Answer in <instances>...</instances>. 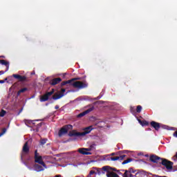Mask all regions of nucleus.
Returning a JSON list of instances; mask_svg holds the SVG:
<instances>
[{"instance_id": "1", "label": "nucleus", "mask_w": 177, "mask_h": 177, "mask_svg": "<svg viewBox=\"0 0 177 177\" xmlns=\"http://www.w3.org/2000/svg\"><path fill=\"white\" fill-rule=\"evenodd\" d=\"M149 161L154 162L155 164H162L167 169H172L174 162L169 161L165 158H160L156 155H151L149 157Z\"/></svg>"}, {"instance_id": "2", "label": "nucleus", "mask_w": 177, "mask_h": 177, "mask_svg": "<svg viewBox=\"0 0 177 177\" xmlns=\"http://www.w3.org/2000/svg\"><path fill=\"white\" fill-rule=\"evenodd\" d=\"M93 128L92 126L87 127L83 129V132H78L77 130H72L69 131L68 136L73 138V136L75 138H81L82 136H85V135H88V133H91Z\"/></svg>"}, {"instance_id": "3", "label": "nucleus", "mask_w": 177, "mask_h": 177, "mask_svg": "<svg viewBox=\"0 0 177 177\" xmlns=\"http://www.w3.org/2000/svg\"><path fill=\"white\" fill-rule=\"evenodd\" d=\"M71 80L63 82L61 84L62 86H64V85H67V84H70L71 85L73 86V88H77L78 89H84L85 88H88V83L86 82H82L80 81H77L74 82H71Z\"/></svg>"}, {"instance_id": "4", "label": "nucleus", "mask_w": 177, "mask_h": 177, "mask_svg": "<svg viewBox=\"0 0 177 177\" xmlns=\"http://www.w3.org/2000/svg\"><path fill=\"white\" fill-rule=\"evenodd\" d=\"M117 172V169L110 166H104L100 170H97L98 175L104 174V172Z\"/></svg>"}, {"instance_id": "5", "label": "nucleus", "mask_w": 177, "mask_h": 177, "mask_svg": "<svg viewBox=\"0 0 177 177\" xmlns=\"http://www.w3.org/2000/svg\"><path fill=\"white\" fill-rule=\"evenodd\" d=\"M35 162H36L37 164H39L40 165H42V167H46L45 162H44V160H42V156H39L37 149L35 151Z\"/></svg>"}, {"instance_id": "6", "label": "nucleus", "mask_w": 177, "mask_h": 177, "mask_svg": "<svg viewBox=\"0 0 177 177\" xmlns=\"http://www.w3.org/2000/svg\"><path fill=\"white\" fill-rule=\"evenodd\" d=\"M69 129H73V125L71 124H66L58 132V136L62 137L63 135L67 133Z\"/></svg>"}, {"instance_id": "7", "label": "nucleus", "mask_w": 177, "mask_h": 177, "mask_svg": "<svg viewBox=\"0 0 177 177\" xmlns=\"http://www.w3.org/2000/svg\"><path fill=\"white\" fill-rule=\"evenodd\" d=\"M55 93V88H53L52 91L46 93L40 97V102H48L49 100V97Z\"/></svg>"}, {"instance_id": "8", "label": "nucleus", "mask_w": 177, "mask_h": 177, "mask_svg": "<svg viewBox=\"0 0 177 177\" xmlns=\"http://www.w3.org/2000/svg\"><path fill=\"white\" fill-rule=\"evenodd\" d=\"M80 154H83V156H91L92 153L91 151V149L89 148H80L77 151Z\"/></svg>"}, {"instance_id": "9", "label": "nucleus", "mask_w": 177, "mask_h": 177, "mask_svg": "<svg viewBox=\"0 0 177 177\" xmlns=\"http://www.w3.org/2000/svg\"><path fill=\"white\" fill-rule=\"evenodd\" d=\"M93 110H95V106H92L91 108H89L88 109L86 110L85 111L80 113L77 115V118H81L82 117H84V115H86V114H88V113H91V111H93Z\"/></svg>"}, {"instance_id": "10", "label": "nucleus", "mask_w": 177, "mask_h": 177, "mask_svg": "<svg viewBox=\"0 0 177 177\" xmlns=\"http://www.w3.org/2000/svg\"><path fill=\"white\" fill-rule=\"evenodd\" d=\"M150 124H151V127L154 128V129L156 131H158L160 129V128H161V124H160L157 122L152 121V122H151Z\"/></svg>"}, {"instance_id": "11", "label": "nucleus", "mask_w": 177, "mask_h": 177, "mask_svg": "<svg viewBox=\"0 0 177 177\" xmlns=\"http://www.w3.org/2000/svg\"><path fill=\"white\" fill-rule=\"evenodd\" d=\"M125 157H127V155H122L120 156H113V157H111L110 160L111 161H117V160H120V161H122V160H124V158H125Z\"/></svg>"}, {"instance_id": "12", "label": "nucleus", "mask_w": 177, "mask_h": 177, "mask_svg": "<svg viewBox=\"0 0 177 177\" xmlns=\"http://www.w3.org/2000/svg\"><path fill=\"white\" fill-rule=\"evenodd\" d=\"M62 82V78L60 77H57L51 80L50 81V85H57V84H60Z\"/></svg>"}, {"instance_id": "13", "label": "nucleus", "mask_w": 177, "mask_h": 177, "mask_svg": "<svg viewBox=\"0 0 177 177\" xmlns=\"http://www.w3.org/2000/svg\"><path fill=\"white\" fill-rule=\"evenodd\" d=\"M0 64H2V66H6V71H8V70H9V62H8L5 59H1Z\"/></svg>"}, {"instance_id": "14", "label": "nucleus", "mask_w": 177, "mask_h": 177, "mask_svg": "<svg viewBox=\"0 0 177 177\" xmlns=\"http://www.w3.org/2000/svg\"><path fill=\"white\" fill-rule=\"evenodd\" d=\"M22 151L23 153H26L27 154V153H28V151H30V148L28 147V142H25L23 149H22Z\"/></svg>"}, {"instance_id": "15", "label": "nucleus", "mask_w": 177, "mask_h": 177, "mask_svg": "<svg viewBox=\"0 0 177 177\" xmlns=\"http://www.w3.org/2000/svg\"><path fill=\"white\" fill-rule=\"evenodd\" d=\"M34 168L36 172H41V171H44V167L38 164H35L34 165Z\"/></svg>"}, {"instance_id": "16", "label": "nucleus", "mask_w": 177, "mask_h": 177, "mask_svg": "<svg viewBox=\"0 0 177 177\" xmlns=\"http://www.w3.org/2000/svg\"><path fill=\"white\" fill-rule=\"evenodd\" d=\"M64 96V94L63 93H59V94H55L54 95H53V100H57L59 99H62V97H63Z\"/></svg>"}, {"instance_id": "17", "label": "nucleus", "mask_w": 177, "mask_h": 177, "mask_svg": "<svg viewBox=\"0 0 177 177\" xmlns=\"http://www.w3.org/2000/svg\"><path fill=\"white\" fill-rule=\"evenodd\" d=\"M106 176L107 177H120V176H118V174H117L114 171H106Z\"/></svg>"}, {"instance_id": "18", "label": "nucleus", "mask_w": 177, "mask_h": 177, "mask_svg": "<svg viewBox=\"0 0 177 177\" xmlns=\"http://www.w3.org/2000/svg\"><path fill=\"white\" fill-rule=\"evenodd\" d=\"M27 91H28V88L26 87L21 88L19 91H18L17 95L20 96L21 93H24V92H27Z\"/></svg>"}, {"instance_id": "19", "label": "nucleus", "mask_w": 177, "mask_h": 177, "mask_svg": "<svg viewBox=\"0 0 177 177\" xmlns=\"http://www.w3.org/2000/svg\"><path fill=\"white\" fill-rule=\"evenodd\" d=\"M138 122L142 125V127H147V125H149V122L146 120H138Z\"/></svg>"}, {"instance_id": "20", "label": "nucleus", "mask_w": 177, "mask_h": 177, "mask_svg": "<svg viewBox=\"0 0 177 177\" xmlns=\"http://www.w3.org/2000/svg\"><path fill=\"white\" fill-rule=\"evenodd\" d=\"M48 142V138H41L39 141L40 146H44Z\"/></svg>"}, {"instance_id": "21", "label": "nucleus", "mask_w": 177, "mask_h": 177, "mask_svg": "<svg viewBox=\"0 0 177 177\" xmlns=\"http://www.w3.org/2000/svg\"><path fill=\"white\" fill-rule=\"evenodd\" d=\"M122 176L123 177H133V174H129L128 170H125V172H124V174H122Z\"/></svg>"}, {"instance_id": "22", "label": "nucleus", "mask_w": 177, "mask_h": 177, "mask_svg": "<svg viewBox=\"0 0 177 177\" xmlns=\"http://www.w3.org/2000/svg\"><path fill=\"white\" fill-rule=\"evenodd\" d=\"M43 122H40L36 125V132H39V128L42 127Z\"/></svg>"}, {"instance_id": "23", "label": "nucleus", "mask_w": 177, "mask_h": 177, "mask_svg": "<svg viewBox=\"0 0 177 177\" xmlns=\"http://www.w3.org/2000/svg\"><path fill=\"white\" fill-rule=\"evenodd\" d=\"M131 161H132V158H128L125 160H124L122 164V165H125V164H128L129 162H131Z\"/></svg>"}, {"instance_id": "24", "label": "nucleus", "mask_w": 177, "mask_h": 177, "mask_svg": "<svg viewBox=\"0 0 177 177\" xmlns=\"http://www.w3.org/2000/svg\"><path fill=\"white\" fill-rule=\"evenodd\" d=\"M26 80H27V77L21 76V75H19V77L18 79V80H19L21 82L26 81Z\"/></svg>"}, {"instance_id": "25", "label": "nucleus", "mask_w": 177, "mask_h": 177, "mask_svg": "<svg viewBox=\"0 0 177 177\" xmlns=\"http://www.w3.org/2000/svg\"><path fill=\"white\" fill-rule=\"evenodd\" d=\"M136 113H141L142 112V106L138 105L137 106L136 110Z\"/></svg>"}, {"instance_id": "26", "label": "nucleus", "mask_w": 177, "mask_h": 177, "mask_svg": "<svg viewBox=\"0 0 177 177\" xmlns=\"http://www.w3.org/2000/svg\"><path fill=\"white\" fill-rule=\"evenodd\" d=\"M6 114V111L2 109L0 112V117H5Z\"/></svg>"}, {"instance_id": "27", "label": "nucleus", "mask_w": 177, "mask_h": 177, "mask_svg": "<svg viewBox=\"0 0 177 177\" xmlns=\"http://www.w3.org/2000/svg\"><path fill=\"white\" fill-rule=\"evenodd\" d=\"M135 172H136V171L133 170V168H130L129 171H128V174H135Z\"/></svg>"}, {"instance_id": "28", "label": "nucleus", "mask_w": 177, "mask_h": 177, "mask_svg": "<svg viewBox=\"0 0 177 177\" xmlns=\"http://www.w3.org/2000/svg\"><path fill=\"white\" fill-rule=\"evenodd\" d=\"M12 77H15L16 80H19L20 75L13 74Z\"/></svg>"}, {"instance_id": "29", "label": "nucleus", "mask_w": 177, "mask_h": 177, "mask_svg": "<svg viewBox=\"0 0 177 177\" xmlns=\"http://www.w3.org/2000/svg\"><path fill=\"white\" fill-rule=\"evenodd\" d=\"M78 80H81V78H80V77L73 78L71 80V81L73 84V82H74V81H78Z\"/></svg>"}, {"instance_id": "30", "label": "nucleus", "mask_w": 177, "mask_h": 177, "mask_svg": "<svg viewBox=\"0 0 177 177\" xmlns=\"http://www.w3.org/2000/svg\"><path fill=\"white\" fill-rule=\"evenodd\" d=\"M27 122L28 124H32L33 125H35V122H34V120H28Z\"/></svg>"}, {"instance_id": "31", "label": "nucleus", "mask_w": 177, "mask_h": 177, "mask_svg": "<svg viewBox=\"0 0 177 177\" xmlns=\"http://www.w3.org/2000/svg\"><path fill=\"white\" fill-rule=\"evenodd\" d=\"M6 132V128L3 129L2 132L0 133V136H2V135H3V133H5Z\"/></svg>"}, {"instance_id": "32", "label": "nucleus", "mask_w": 177, "mask_h": 177, "mask_svg": "<svg viewBox=\"0 0 177 177\" xmlns=\"http://www.w3.org/2000/svg\"><path fill=\"white\" fill-rule=\"evenodd\" d=\"M135 177H142V174L139 172H137L135 175Z\"/></svg>"}, {"instance_id": "33", "label": "nucleus", "mask_w": 177, "mask_h": 177, "mask_svg": "<svg viewBox=\"0 0 177 177\" xmlns=\"http://www.w3.org/2000/svg\"><path fill=\"white\" fill-rule=\"evenodd\" d=\"M160 126H161L160 128H162V129H167V125H164V124H160Z\"/></svg>"}, {"instance_id": "34", "label": "nucleus", "mask_w": 177, "mask_h": 177, "mask_svg": "<svg viewBox=\"0 0 177 177\" xmlns=\"http://www.w3.org/2000/svg\"><path fill=\"white\" fill-rule=\"evenodd\" d=\"M130 110L131 113H135V107H131Z\"/></svg>"}, {"instance_id": "35", "label": "nucleus", "mask_w": 177, "mask_h": 177, "mask_svg": "<svg viewBox=\"0 0 177 177\" xmlns=\"http://www.w3.org/2000/svg\"><path fill=\"white\" fill-rule=\"evenodd\" d=\"M64 92H66V89H65V88H62V89H61V93H62L63 95H64Z\"/></svg>"}, {"instance_id": "36", "label": "nucleus", "mask_w": 177, "mask_h": 177, "mask_svg": "<svg viewBox=\"0 0 177 177\" xmlns=\"http://www.w3.org/2000/svg\"><path fill=\"white\" fill-rule=\"evenodd\" d=\"M3 74H5V71H0V75H3Z\"/></svg>"}, {"instance_id": "37", "label": "nucleus", "mask_w": 177, "mask_h": 177, "mask_svg": "<svg viewBox=\"0 0 177 177\" xmlns=\"http://www.w3.org/2000/svg\"><path fill=\"white\" fill-rule=\"evenodd\" d=\"M174 136H175V138H177V131H176L174 133Z\"/></svg>"}, {"instance_id": "38", "label": "nucleus", "mask_w": 177, "mask_h": 177, "mask_svg": "<svg viewBox=\"0 0 177 177\" xmlns=\"http://www.w3.org/2000/svg\"><path fill=\"white\" fill-rule=\"evenodd\" d=\"M59 105H56L55 106V110H59Z\"/></svg>"}, {"instance_id": "39", "label": "nucleus", "mask_w": 177, "mask_h": 177, "mask_svg": "<svg viewBox=\"0 0 177 177\" xmlns=\"http://www.w3.org/2000/svg\"><path fill=\"white\" fill-rule=\"evenodd\" d=\"M5 83V80H0V84H4Z\"/></svg>"}, {"instance_id": "40", "label": "nucleus", "mask_w": 177, "mask_h": 177, "mask_svg": "<svg viewBox=\"0 0 177 177\" xmlns=\"http://www.w3.org/2000/svg\"><path fill=\"white\" fill-rule=\"evenodd\" d=\"M110 156H117V153H112L110 154Z\"/></svg>"}, {"instance_id": "41", "label": "nucleus", "mask_w": 177, "mask_h": 177, "mask_svg": "<svg viewBox=\"0 0 177 177\" xmlns=\"http://www.w3.org/2000/svg\"><path fill=\"white\" fill-rule=\"evenodd\" d=\"M21 161H23V153H21Z\"/></svg>"}, {"instance_id": "42", "label": "nucleus", "mask_w": 177, "mask_h": 177, "mask_svg": "<svg viewBox=\"0 0 177 177\" xmlns=\"http://www.w3.org/2000/svg\"><path fill=\"white\" fill-rule=\"evenodd\" d=\"M55 177H62V176L61 175H57Z\"/></svg>"}, {"instance_id": "43", "label": "nucleus", "mask_w": 177, "mask_h": 177, "mask_svg": "<svg viewBox=\"0 0 177 177\" xmlns=\"http://www.w3.org/2000/svg\"><path fill=\"white\" fill-rule=\"evenodd\" d=\"M118 173L119 175H122V174H121V172H120V171H118Z\"/></svg>"}, {"instance_id": "44", "label": "nucleus", "mask_w": 177, "mask_h": 177, "mask_svg": "<svg viewBox=\"0 0 177 177\" xmlns=\"http://www.w3.org/2000/svg\"><path fill=\"white\" fill-rule=\"evenodd\" d=\"M31 74L32 75L35 74V72H32Z\"/></svg>"}, {"instance_id": "45", "label": "nucleus", "mask_w": 177, "mask_h": 177, "mask_svg": "<svg viewBox=\"0 0 177 177\" xmlns=\"http://www.w3.org/2000/svg\"><path fill=\"white\" fill-rule=\"evenodd\" d=\"M4 81H8V78H6V79L4 80Z\"/></svg>"}, {"instance_id": "46", "label": "nucleus", "mask_w": 177, "mask_h": 177, "mask_svg": "<svg viewBox=\"0 0 177 177\" xmlns=\"http://www.w3.org/2000/svg\"><path fill=\"white\" fill-rule=\"evenodd\" d=\"M148 131H151V129H148Z\"/></svg>"}, {"instance_id": "47", "label": "nucleus", "mask_w": 177, "mask_h": 177, "mask_svg": "<svg viewBox=\"0 0 177 177\" xmlns=\"http://www.w3.org/2000/svg\"><path fill=\"white\" fill-rule=\"evenodd\" d=\"M145 157H149V155H145Z\"/></svg>"}, {"instance_id": "48", "label": "nucleus", "mask_w": 177, "mask_h": 177, "mask_svg": "<svg viewBox=\"0 0 177 177\" xmlns=\"http://www.w3.org/2000/svg\"><path fill=\"white\" fill-rule=\"evenodd\" d=\"M0 57H5L4 56H1Z\"/></svg>"}]
</instances>
